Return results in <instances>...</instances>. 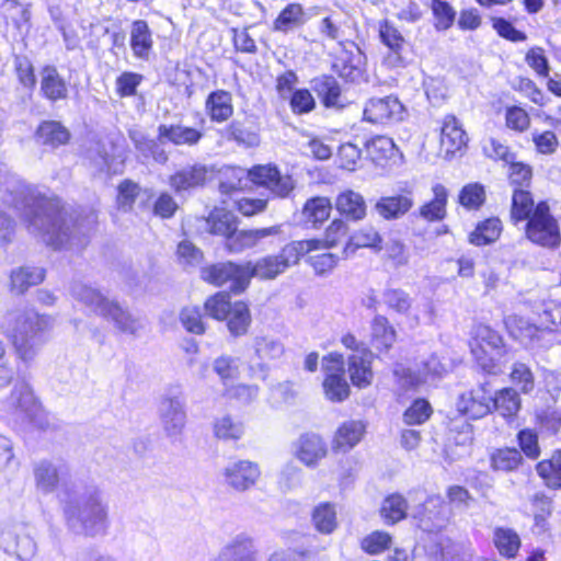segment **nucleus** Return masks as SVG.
<instances>
[{
    "label": "nucleus",
    "mask_w": 561,
    "mask_h": 561,
    "mask_svg": "<svg viewBox=\"0 0 561 561\" xmlns=\"http://www.w3.org/2000/svg\"><path fill=\"white\" fill-rule=\"evenodd\" d=\"M244 267L248 272V286L252 277L274 279L285 272L277 255H266L259 259L255 263L247 262Z\"/></svg>",
    "instance_id": "39"
},
{
    "label": "nucleus",
    "mask_w": 561,
    "mask_h": 561,
    "mask_svg": "<svg viewBox=\"0 0 561 561\" xmlns=\"http://www.w3.org/2000/svg\"><path fill=\"white\" fill-rule=\"evenodd\" d=\"M471 347L489 350L497 355L505 354L502 336L488 325L477 328L474 344Z\"/></svg>",
    "instance_id": "55"
},
{
    "label": "nucleus",
    "mask_w": 561,
    "mask_h": 561,
    "mask_svg": "<svg viewBox=\"0 0 561 561\" xmlns=\"http://www.w3.org/2000/svg\"><path fill=\"white\" fill-rule=\"evenodd\" d=\"M364 55L357 46L343 50L333 65L340 77L350 82L357 81L363 73Z\"/></svg>",
    "instance_id": "29"
},
{
    "label": "nucleus",
    "mask_w": 561,
    "mask_h": 561,
    "mask_svg": "<svg viewBox=\"0 0 561 561\" xmlns=\"http://www.w3.org/2000/svg\"><path fill=\"white\" fill-rule=\"evenodd\" d=\"M205 311L217 320H226L231 335L241 336L248 332L251 324L249 307L243 301L231 302L226 293H218L205 302Z\"/></svg>",
    "instance_id": "5"
},
{
    "label": "nucleus",
    "mask_w": 561,
    "mask_h": 561,
    "mask_svg": "<svg viewBox=\"0 0 561 561\" xmlns=\"http://www.w3.org/2000/svg\"><path fill=\"white\" fill-rule=\"evenodd\" d=\"M511 381L519 387L524 393H529L535 388V377L531 369L524 363L516 362L513 364L510 374Z\"/></svg>",
    "instance_id": "60"
},
{
    "label": "nucleus",
    "mask_w": 561,
    "mask_h": 561,
    "mask_svg": "<svg viewBox=\"0 0 561 561\" xmlns=\"http://www.w3.org/2000/svg\"><path fill=\"white\" fill-rule=\"evenodd\" d=\"M373 353L363 348L360 353H354L348 357V374L352 383L358 388H366L371 383L373 370H371Z\"/></svg>",
    "instance_id": "24"
},
{
    "label": "nucleus",
    "mask_w": 561,
    "mask_h": 561,
    "mask_svg": "<svg viewBox=\"0 0 561 561\" xmlns=\"http://www.w3.org/2000/svg\"><path fill=\"white\" fill-rule=\"evenodd\" d=\"M536 471L547 486L561 489V450H556L550 459L538 462Z\"/></svg>",
    "instance_id": "47"
},
{
    "label": "nucleus",
    "mask_w": 561,
    "mask_h": 561,
    "mask_svg": "<svg viewBox=\"0 0 561 561\" xmlns=\"http://www.w3.org/2000/svg\"><path fill=\"white\" fill-rule=\"evenodd\" d=\"M160 420L169 437L179 436L186 423L185 401L180 391H170L159 405Z\"/></svg>",
    "instance_id": "11"
},
{
    "label": "nucleus",
    "mask_w": 561,
    "mask_h": 561,
    "mask_svg": "<svg viewBox=\"0 0 561 561\" xmlns=\"http://www.w3.org/2000/svg\"><path fill=\"white\" fill-rule=\"evenodd\" d=\"M525 236L530 242L543 248L553 249L560 244L559 224L546 202H539L531 217L526 220Z\"/></svg>",
    "instance_id": "6"
},
{
    "label": "nucleus",
    "mask_w": 561,
    "mask_h": 561,
    "mask_svg": "<svg viewBox=\"0 0 561 561\" xmlns=\"http://www.w3.org/2000/svg\"><path fill=\"white\" fill-rule=\"evenodd\" d=\"M59 504L67 528L84 537L105 536L108 531L110 505L103 491L94 483L80 480L65 484Z\"/></svg>",
    "instance_id": "1"
},
{
    "label": "nucleus",
    "mask_w": 561,
    "mask_h": 561,
    "mask_svg": "<svg viewBox=\"0 0 561 561\" xmlns=\"http://www.w3.org/2000/svg\"><path fill=\"white\" fill-rule=\"evenodd\" d=\"M261 476L257 463L238 460L224 470L225 482L236 491L243 492L252 488Z\"/></svg>",
    "instance_id": "17"
},
{
    "label": "nucleus",
    "mask_w": 561,
    "mask_h": 561,
    "mask_svg": "<svg viewBox=\"0 0 561 561\" xmlns=\"http://www.w3.org/2000/svg\"><path fill=\"white\" fill-rule=\"evenodd\" d=\"M403 115L404 106L393 95L371 98L364 107V118L374 124L400 122Z\"/></svg>",
    "instance_id": "14"
},
{
    "label": "nucleus",
    "mask_w": 561,
    "mask_h": 561,
    "mask_svg": "<svg viewBox=\"0 0 561 561\" xmlns=\"http://www.w3.org/2000/svg\"><path fill=\"white\" fill-rule=\"evenodd\" d=\"M457 411L468 419L478 420L491 413V388L489 382L462 393L456 402Z\"/></svg>",
    "instance_id": "13"
},
{
    "label": "nucleus",
    "mask_w": 561,
    "mask_h": 561,
    "mask_svg": "<svg viewBox=\"0 0 561 561\" xmlns=\"http://www.w3.org/2000/svg\"><path fill=\"white\" fill-rule=\"evenodd\" d=\"M520 409V398L513 388H503L493 394L491 390V412L496 411L503 417H512Z\"/></svg>",
    "instance_id": "40"
},
{
    "label": "nucleus",
    "mask_w": 561,
    "mask_h": 561,
    "mask_svg": "<svg viewBox=\"0 0 561 561\" xmlns=\"http://www.w3.org/2000/svg\"><path fill=\"white\" fill-rule=\"evenodd\" d=\"M343 366V356L340 354H330L323 358V369L327 371L323 389L325 397L333 402L344 401L350 394Z\"/></svg>",
    "instance_id": "12"
},
{
    "label": "nucleus",
    "mask_w": 561,
    "mask_h": 561,
    "mask_svg": "<svg viewBox=\"0 0 561 561\" xmlns=\"http://www.w3.org/2000/svg\"><path fill=\"white\" fill-rule=\"evenodd\" d=\"M413 205V191L405 186L399 193L381 196L375 204V210L383 219L394 220L409 213Z\"/></svg>",
    "instance_id": "18"
},
{
    "label": "nucleus",
    "mask_w": 561,
    "mask_h": 561,
    "mask_svg": "<svg viewBox=\"0 0 561 561\" xmlns=\"http://www.w3.org/2000/svg\"><path fill=\"white\" fill-rule=\"evenodd\" d=\"M485 201L484 187L479 183L468 184L459 194V202L467 208H479Z\"/></svg>",
    "instance_id": "63"
},
{
    "label": "nucleus",
    "mask_w": 561,
    "mask_h": 561,
    "mask_svg": "<svg viewBox=\"0 0 561 561\" xmlns=\"http://www.w3.org/2000/svg\"><path fill=\"white\" fill-rule=\"evenodd\" d=\"M319 243L317 239L291 241L280 250L277 257L286 271L298 264L304 255L317 249Z\"/></svg>",
    "instance_id": "41"
},
{
    "label": "nucleus",
    "mask_w": 561,
    "mask_h": 561,
    "mask_svg": "<svg viewBox=\"0 0 561 561\" xmlns=\"http://www.w3.org/2000/svg\"><path fill=\"white\" fill-rule=\"evenodd\" d=\"M35 137L41 145L57 148L68 142L70 133L60 122L45 121L37 127Z\"/></svg>",
    "instance_id": "35"
},
{
    "label": "nucleus",
    "mask_w": 561,
    "mask_h": 561,
    "mask_svg": "<svg viewBox=\"0 0 561 561\" xmlns=\"http://www.w3.org/2000/svg\"><path fill=\"white\" fill-rule=\"evenodd\" d=\"M501 231V220L489 218L478 224L476 229L469 234V242L477 247L491 244L499 239Z\"/></svg>",
    "instance_id": "46"
},
{
    "label": "nucleus",
    "mask_w": 561,
    "mask_h": 561,
    "mask_svg": "<svg viewBox=\"0 0 561 561\" xmlns=\"http://www.w3.org/2000/svg\"><path fill=\"white\" fill-rule=\"evenodd\" d=\"M365 424L362 421H346L335 432L332 448L334 451L347 453L363 438Z\"/></svg>",
    "instance_id": "28"
},
{
    "label": "nucleus",
    "mask_w": 561,
    "mask_h": 561,
    "mask_svg": "<svg viewBox=\"0 0 561 561\" xmlns=\"http://www.w3.org/2000/svg\"><path fill=\"white\" fill-rule=\"evenodd\" d=\"M182 325L191 333L203 334L205 324L202 320V312L198 307H185L180 313Z\"/></svg>",
    "instance_id": "64"
},
{
    "label": "nucleus",
    "mask_w": 561,
    "mask_h": 561,
    "mask_svg": "<svg viewBox=\"0 0 561 561\" xmlns=\"http://www.w3.org/2000/svg\"><path fill=\"white\" fill-rule=\"evenodd\" d=\"M205 111L213 122L228 121L233 114L231 93L225 90L213 91L206 99Z\"/></svg>",
    "instance_id": "31"
},
{
    "label": "nucleus",
    "mask_w": 561,
    "mask_h": 561,
    "mask_svg": "<svg viewBox=\"0 0 561 561\" xmlns=\"http://www.w3.org/2000/svg\"><path fill=\"white\" fill-rule=\"evenodd\" d=\"M536 205L531 193L525 188H514L512 196L511 219L514 224L528 220Z\"/></svg>",
    "instance_id": "44"
},
{
    "label": "nucleus",
    "mask_w": 561,
    "mask_h": 561,
    "mask_svg": "<svg viewBox=\"0 0 561 561\" xmlns=\"http://www.w3.org/2000/svg\"><path fill=\"white\" fill-rule=\"evenodd\" d=\"M434 198L424 204L419 213L427 221H438L446 216L447 190L442 184L433 187Z\"/></svg>",
    "instance_id": "45"
},
{
    "label": "nucleus",
    "mask_w": 561,
    "mask_h": 561,
    "mask_svg": "<svg viewBox=\"0 0 561 561\" xmlns=\"http://www.w3.org/2000/svg\"><path fill=\"white\" fill-rule=\"evenodd\" d=\"M336 209L347 219L360 220L366 215V204L363 196L354 191L341 193L336 198Z\"/></svg>",
    "instance_id": "42"
},
{
    "label": "nucleus",
    "mask_w": 561,
    "mask_h": 561,
    "mask_svg": "<svg viewBox=\"0 0 561 561\" xmlns=\"http://www.w3.org/2000/svg\"><path fill=\"white\" fill-rule=\"evenodd\" d=\"M332 204L328 197H312L308 199L302 209V217L313 226L322 224L330 217Z\"/></svg>",
    "instance_id": "52"
},
{
    "label": "nucleus",
    "mask_w": 561,
    "mask_h": 561,
    "mask_svg": "<svg viewBox=\"0 0 561 561\" xmlns=\"http://www.w3.org/2000/svg\"><path fill=\"white\" fill-rule=\"evenodd\" d=\"M70 294L73 299L81 302L91 312L102 316L111 299L105 297L99 289L93 288L82 282H75L70 287Z\"/></svg>",
    "instance_id": "26"
},
{
    "label": "nucleus",
    "mask_w": 561,
    "mask_h": 561,
    "mask_svg": "<svg viewBox=\"0 0 561 561\" xmlns=\"http://www.w3.org/2000/svg\"><path fill=\"white\" fill-rule=\"evenodd\" d=\"M371 339L376 348L389 350L396 341V330L383 316H376L371 322Z\"/></svg>",
    "instance_id": "48"
},
{
    "label": "nucleus",
    "mask_w": 561,
    "mask_h": 561,
    "mask_svg": "<svg viewBox=\"0 0 561 561\" xmlns=\"http://www.w3.org/2000/svg\"><path fill=\"white\" fill-rule=\"evenodd\" d=\"M201 277L215 286L229 283V289L234 294H240L248 288V272L244 264L230 261L211 264L201 270Z\"/></svg>",
    "instance_id": "9"
},
{
    "label": "nucleus",
    "mask_w": 561,
    "mask_h": 561,
    "mask_svg": "<svg viewBox=\"0 0 561 561\" xmlns=\"http://www.w3.org/2000/svg\"><path fill=\"white\" fill-rule=\"evenodd\" d=\"M153 46L152 33L145 20H136L130 26V48L135 57L148 60Z\"/></svg>",
    "instance_id": "32"
},
{
    "label": "nucleus",
    "mask_w": 561,
    "mask_h": 561,
    "mask_svg": "<svg viewBox=\"0 0 561 561\" xmlns=\"http://www.w3.org/2000/svg\"><path fill=\"white\" fill-rule=\"evenodd\" d=\"M101 317L111 321L123 333L136 334L144 327L140 318L134 316L115 300L110 301Z\"/></svg>",
    "instance_id": "23"
},
{
    "label": "nucleus",
    "mask_w": 561,
    "mask_h": 561,
    "mask_svg": "<svg viewBox=\"0 0 561 561\" xmlns=\"http://www.w3.org/2000/svg\"><path fill=\"white\" fill-rule=\"evenodd\" d=\"M282 232V226L276 225L267 228L233 230L232 234L225 240V248L230 253H241L244 250L256 247L261 240L277 236Z\"/></svg>",
    "instance_id": "16"
},
{
    "label": "nucleus",
    "mask_w": 561,
    "mask_h": 561,
    "mask_svg": "<svg viewBox=\"0 0 561 561\" xmlns=\"http://www.w3.org/2000/svg\"><path fill=\"white\" fill-rule=\"evenodd\" d=\"M8 404L16 425L23 431H49L53 428L48 413L35 397L32 387L25 381L14 385Z\"/></svg>",
    "instance_id": "4"
},
{
    "label": "nucleus",
    "mask_w": 561,
    "mask_h": 561,
    "mask_svg": "<svg viewBox=\"0 0 561 561\" xmlns=\"http://www.w3.org/2000/svg\"><path fill=\"white\" fill-rule=\"evenodd\" d=\"M468 136L454 115L445 116L440 128V144L446 153H455L466 147Z\"/></svg>",
    "instance_id": "27"
},
{
    "label": "nucleus",
    "mask_w": 561,
    "mask_h": 561,
    "mask_svg": "<svg viewBox=\"0 0 561 561\" xmlns=\"http://www.w3.org/2000/svg\"><path fill=\"white\" fill-rule=\"evenodd\" d=\"M383 304L394 312L407 316L412 307V298L400 288H388L382 293Z\"/></svg>",
    "instance_id": "57"
},
{
    "label": "nucleus",
    "mask_w": 561,
    "mask_h": 561,
    "mask_svg": "<svg viewBox=\"0 0 561 561\" xmlns=\"http://www.w3.org/2000/svg\"><path fill=\"white\" fill-rule=\"evenodd\" d=\"M214 431L218 438L239 439L243 434V425L226 415L216 421Z\"/></svg>",
    "instance_id": "61"
},
{
    "label": "nucleus",
    "mask_w": 561,
    "mask_h": 561,
    "mask_svg": "<svg viewBox=\"0 0 561 561\" xmlns=\"http://www.w3.org/2000/svg\"><path fill=\"white\" fill-rule=\"evenodd\" d=\"M327 455V446L323 439L313 433H307L297 442L296 456L308 467H314Z\"/></svg>",
    "instance_id": "25"
},
{
    "label": "nucleus",
    "mask_w": 561,
    "mask_h": 561,
    "mask_svg": "<svg viewBox=\"0 0 561 561\" xmlns=\"http://www.w3.org/2000/svg\"><path fill=\"white\" fill-rule=\"evenodd\" d=\"M471 352L477 364L484 373L489 375H499L503 371V367L505 365V362L501 360L503 355H497L489 350L474 347H471Z\"/></svg>",
    "instance_id": "58"
},
{
    "label": "nucleus",
    "mask_w": 561,
    "mask_h": 561,
    "mask_svg": "<svg viewBox=\"0 0 561 561\" xmlns=\"http://www.w3.org/2000/svg\"><path fill=\"white\" fill-rule=\"evenodd\" d=\"M409 496L412 502H420L417 505L411 506V516L419 520L423 530L439 531L447 525L449 515L440 496H425L421 491L411 492Z\"/></svg>",
    "instance_id": "8"
},
{
    "label": "nucleus",
    "mask_w": 561,
    "mask_h": 561,
    "mask_svg": "<svg viewBox=\"0 0 561 561\" xmlns=\"http://www.w3.org/2000/svg\"><path fill=\"white\" fill-rule=\"evenodd\" d=\"M368 157L376 163H380L393 156L394 144L391 138L386 136H376L365 142Z\"/></svg>",
    "instance_id": "56"
},
{
    "label": "nucleus",
    "mask_w": 561,
    "mask_h": 561,
    "mask_svg": "<svg viewBox=\"0 0 561 561\" xmlns=\"http://www.w3.org/2000/svg\"><path fill=\"white\" fill-rule=\"evenodd\" d=\"M505 325L513 339L519 341L527 347L539 345L545 331L529 323L526 319L512 314L506 317Z\"/></svg>",
    "instance_id": "22"
},
{
    "label": "nucleus",
    "mask_w": 561,
    "mask_h": 561,
    "mask_svg": "<svg viewBox=\"0 0 561 561\" xmlns=\"http://www.w3.org/2000/svg\"><path fill=\"white\" fill-rule=\"evenodd\" d=\"M307 22V15L300 3L287 4L273 22L275 32L287 34L301 27Z\"/></svg>",
    "instance_id": "34"
},
{
    "label": "nucleus",
    "mask_w": 561,
    "mask_h": 561,
    "mask_svg": "<svg viewBox=\"0 0 561 561\" xmlns=\"http://www.w3.org/2000/svg\"><path fill=\"white\" fill-rule=\"evenodd\" d=\"M445 371V365L440 363L435 354H432L428 358L420 363L417 370L397 365L393 374L401 387L412 389L422 383L440 378Z\"/></svg>",
    "instance_id": "10"
},
{
    "label": "nucleus",
    "mask_w": 561,
    "mask_h": 561,
    "mask_svg": "<svg viewBox=\"0 0 561 561\" xmlns=\"http://www.w3.org/2000/svg\"><path fill=\"white\" fill-rule=\"evenodd\" d=\"M312 523L318 531L329 535L337 526L336 512L332 504L321 503L312 512Z\"/></svg>",
    "instance_id": "54"
},
{
    "label": "nucleus",
    "mask_w": 561,
    "mask_h": 561,
    "mask_svg": "<svg viewBox=\"0 0 561 561\" xmlns=\"http://www.w3.org/2000/svg\"><path fill=\"white\" fill-rule=\"evenodd\" d=\"M433 413V409L425 399H416L405 410L403 421L408 425H419L426 422Z\"/></svg>",
    "instance_id": "59"
},
{
    "label": "nucleus",
    "mask_w": 561,
    "mask_h": 561,
    "mask_svg": "<svg viewBox=\"0 0 561 561\" xmlns=\"http://www.w3.org/2000/svg\"><path fill=\"white\" fill-rule=\"evenodd\" d=\"M41 91L50 102L66 100L68 87L65 79L54 66H46L41 72Z\"/></svg>",
    "instance_id": "30"
},
{
    "label": "nucleus",
    "mask_w": 561,
    "mask_h": 561,
    "mask_svg": "<svg viewBox=\"0 0 561 561\" xmlns=\"http://www.w3.org/2000/svg\"><path fill=\"white\" fill-rule=\"evenodd\" d=\"M254 359L262 368L280 359L286 352L284 343L273 335H257L252 341Z\"/></svg>",
    "instance_id": "21"
},
{
    "label": "nucleus",
    "mask_w": 561,
    "mask_h": 561,
    "mask_svg": "<svg viewBox=\"0 0 561 561\" xmlns=\"http://www.w3.org/2000/svg\"><path fill=\"white\" fill-rule=\"evenodd\" d=\"M45 271L39 267H20L11 273V286L18 294H23L31 286L44 280Z\"/></svg>",
    "instance_id": "49"
},
{
    "label": "nucleus",
    "mask_w": 561,
    "mask_h": 561,
    "mask_svg": "<svg viewBox=\"0 0 561 561\" xmlns=\"http://www.w3.org/2000/svg\"><path fill=\"white\" fill-rule=\"evenodd\" d=\"M4 202L23 210L28 230L41 234L45 243L55 249H61L69 242L70 227L66 222L65 211L58 202L46 198L31 201L23 192L5 198Z\"/></svg>",
    "instance_id": "2"
},
{
    "label": "nucleus",
    "mask_w": 561,
    "mask_h": 561,
    "mask_svg": "<svg viewBox=\"0 0 561 561\" xmlns=\"http://www.w3.org/2000/svg\"><path fill=\"white\" fill-rule=\"evenodd\" d=\"M208 170L205 165L195 163L184 167L169 178V185L175 193L181 194L203 186L206 182Z\"/></svg>",
    "instance_id": "19"
},
{
    "label": "nucleus",
    "mask_w": 561,
    "mask_h": 561,
    "mask_svg": "<svg viewBox=\"0 0 561 561\" xmlns=\"http://www.w3.org/2000/svg\"><path fill=\"white\" fill-rule=\"evenodd\" d=\"M312 89L325 107L343 106L341 87L332 76H321L311 81Z\"/></svg>",
    "instance_id": "36"
},
{
    "label": "nucleus",
    "mask_w": 561,
    "mask_h": 561,
    "mask_svg": "<svg viewBox=\"0 0 561 561\" xmlns=\"http://www.w3.org/2000/svg\"><path fill=\"white\" fill-rule=\"evenodd\" d=\"M226 136L227 139L247 148L256 147L260 144L257 128L248 121L233 119L226 128Z\"/></svg>",
    "instance_id": "37"
},
{
    "label": "nucleus",
    "mask_w": 561,
    "mask_h": 561,
    "mask_svg": "<svg viewBox=\"0 0 561 561\" xmlns=\"http://www.w3.org/2000/svg\"><path fill=\"white\" fill-rule=\"evenodd\" d=\"M493 540L500 554L506 558L516 557L520 548V538L518 534L511 528H495Z\"/></svg>",
    "instance_id": "53"
},
{
    "label": "nucleus",
    "mask_w": 561,
    "mask_h": 561,
    "mask_svg": "<svg viewBox=\"0 0 561 561\" xmlns=\"http://www.w3.org/2000/svg\"><path fill=\"white\" fill-rule=\"evenodd\" d=\"M33 478L35 489L43 495L59 494L65 484L79 482L81 479L72 478L68 465L61 460L41 459L33 463Z\"/></svg>",
    "instance_id": "7"
},
{
    "label": "nucleus",
    "mask_w": 561,
    "mask_h": 561,
    "mask_svg": "<svg viewBox=\"0 0 561 561\" xmlns=\"http://www.w3.org/2000/svg\"><path fill=\"white\" fill-rule=\"evenodd\" d=\"M206 229L216 236L225 237V240L232 234L237 227L236 216L225 209H215L205 220Z\"/></svg>",
    "instance_id": "43"
},
{
    "label": "nucleus",
    "mask_w": 561,
    "mask_h": 561,
    "mask_svg": "<svg viewBox=\"0 0 561 561\" xmlns=\"http://www.w3.org/2000/svg\"><path fill=\"white\" fill-rule=\"evenodd\" d=\"M391 542L392 538L388 533L376 530L362 540L360 547L369 554H378L388 549Z\"/></svg>",
    "instance_id": "62"
},
{
    "label": "nucleus",
    "mask_w": 561,
    "mask_h": 561,
    "mask_svg": "<svg viewBox=\"0 0 561 561\" xmlns=\"http://www.w3.org/2000/svg\"><path fill=\"white\" fill-rule=\"evenodd\" d=\"M203 136L202 130L181 124H161L158 127L159 141L171 142L174 146H196Z\"/></svg>",
    "instance_id": "20"
},
{
    "label": "nucleus",
    "mask_w": 561,
    "mask_h": 561,
    "mask_svg": "<svg viewBox=\"0 0 561 561\" xmlns=\"http://www.w3.org/2000/svg\"><path fill=\"white\" fill-rule=\"evenodd\" d=\"M434 22L433 26L437 32H446L454 25L457 12L446 0H431L430 4Z\"/></svg>",
    "instance_id": "51"
},
{
    "label": "nucleus",
    "mask_w": 561,
    "mask_h": 561,
    "mask_svg": "<svg viewBox=\"0 0 561 561\" xmlns=\"http://www.w3.org/2000/svg\"><path fill=\"white\" fill-rule=\"evenodd\" d=\"M490 461L493 470L511 472L522 465L523 457L518 449L505 447L495 449L491 454Z\"/></svg>",
    "instance_id": "50"
},
{
    "label": "nucleus",
    "mask_w": 561,
    "mask_h": 561,
    "mask_svg": "<svg viewBox=\"0 0 561 561\" xmlns=\"http://www.w3.org/2000/svg\"><path fill=\"white\" fill-rule=\"evenodd\" d=\"M409 501L400 493H392L381 502L379 514L383 523L393 526L408 517Z\"/></svg>",
    "instance_id": "33"
},
{
    "label": "nucleus",
    "mask_w": 561,
    "mask_h": 561,
    "mask_svg": "<svg viewBox=\"0 0 561 561\" xmlns=\"http://www.w3.org/2000/svg\"><path fill=\"white\" fill-rule=\"evenodd\" d=\"M255 553L252 539L238 535L222 549L219 561H255Z\"/></svg>",
    "instance_id": "38"
},
{
    "label": "nucleus",
    "mask_w": 561,
    "mask_h": 561,
    "mask_svg": "<svg viewBox=\"0 0 561 561\" xmlns=\"http://www.w3.org/2000/svg\"><path fill=\"white\" fill-rule=\"evenodd\" d=\"M8 334L18 357L32 362L45 344L47 320L34 310H18L7 316Z\"/></svg>",
    "instance_id": "3"
},
{
    "label": "nucleus",
    "mask_w": 561,
    "mask_h": 561,
    "mask_svg": "<svg viewBox=\"0 0 561 561\" xmlns=\"http://www.w3.org/2000/svg\"><path fill=\"white\" fill-rule=\"evenodd\" d=\"M249 176L253 183L267 187L278 197H287L295 187L291 176L282 175L272 165H256L249 171Z\"/></svg>",
    "instance_id": "15"
}]
</instances>
